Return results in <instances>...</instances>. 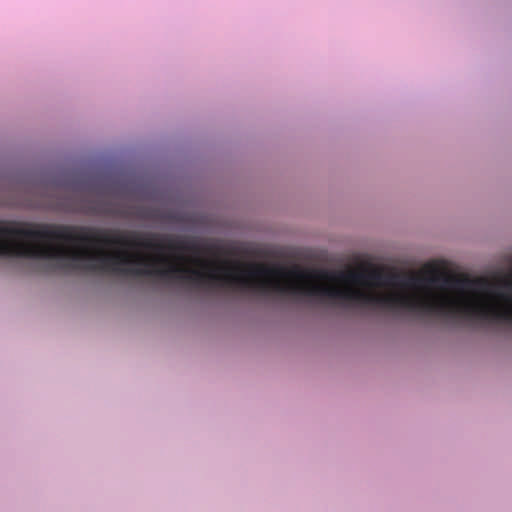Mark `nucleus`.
Masks as SVG:
<instances>
[{"mask_svg": "<svg viewBox=\"0 0 512 512\" xmlns=\"http://www.w3.org/2000/svg\"><path fill=\"white\" fill-rule=\"evenodd\" d=\"M91 211L94 213V214H106V213H109L110 210L105 207V206H101V205H95Z\"/></svg>", "mask_w": 512, "mask_h": 512, "instance_id": "nucleus-3", "label": "nucleus"}, {"mask_svg": "<svg viewBox=\"0 0 512 512\" xmlns=\"http://www.w3.org/2000/svg\"><path fill=\"white\" fill-rule=\"evenodd\" d=\"M177 261L167 266L166 238L162 235V283L171 278L195 288L218 286L261 295L278 294L330 301L346 307L386 310V274L379 270L308 271L260 263L215 262L202 257L204 247L195 240H178Z\"/></svg>", "mask_w": 512, "mask_h": 512, "instance_id": "nucleus-1", "label": "nucleus"}, {"mask_svg": "<svg viewBox=\"0 0 512 512\" xmlns=\"http://www.w3.org/2000/svg\"><path fill=\"white\" fill-rule=\"evenodd\" d=\"M0 257L52 261L60 270L160 277V236L64 224L0 222Z\"/></svg>", "mask_w": 512, "mask_h": 512, "instance_id": "nucleus-2", "label": "nucleus"}]
</instances>
